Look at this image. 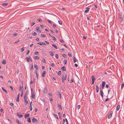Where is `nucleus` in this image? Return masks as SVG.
<instances>
[{
  "label": "nucleus",
  "mask_w": 124,
  "mask_h": 124,
  "mask_svg": "<svg viewBox=\"0 0 124 124\" xmlns=\"http://www.w3.org/2000/svg\"><path fill=\"white\" fill-rule=\"evenodd\" d=\"M47 90L46 87H45L44 89L43 92L44 93H46L47 92Z\"/></svg>",
  "instance_id": "5"
},
{
  "label": "nucleus",
  "mask_w": 124,
  "mask_h": 124,
  "mask_svg": "<svg viewBox=\"0 0 124 124\" xmlns=\"http://www.w3.org/2000/svg\"><path fill=\"white\" fill-rule=\"evenodd\" d=\"M57 93L58 95H59L60 98L61 99V95L60 92L59 91H58Z\"/></svg>",
  "instance_id": "12"
},
{
  "label": "nucleus",
  "mask_w": 124,
  "mask_h": 124,
  "mask_svg": "<svg viewBox=\"0 0 124 124\" xmlns=\"http://www.w3.org/2000/svg\"><path fill=\"white\" fill-rule=\"evenodd\" d=\"M58 22L60 24H62V22L61 21H58Z\"/></svg>",
  "instance_id": "51"
},
{
  "label": "nucleus",
  "mask_w": 124,
  "mask_h": 124,
  "mask_svg": "<svg viewBox=\"0 0 124 124\" xmlns=\"http://www.w3.org/2000/svg\"><path fill=\"white\" fill-rule=\"evenodd\" d=\"M10 105L11 106H12L14 104L13 103H10Z\"/></svg>",
  "instance_id": "62"
},
{
  "label": "nucleus",
  "mask_w": 124,
  "mask_h": 124,
  "mask_svg": "<svg viewBox=\"0 0 124 124\" xmlns=\"http://www.w3.org/2000/svg\"><path fill=\"white\" fill-rule=\"evenodd\" d=\"M8 121H9V123H10V124H12V121H11V120H10L9 119H8Z\"/></svg>",
  "instance_id": "47"
},
{
  "label": "nucleus",
  "mask_w": 124,
  "mask_h": 124,
  "mask_svg": "<svg viewBox=\"0 0 124 124\" xmlns=\"http://www.w3.org/2000/svg\"><path fill=\"white\" fill-rule=\"evenodd\" d=\"M46 74V71H44L42 73L41 76L43 77H45V75Z\"/></svg>",
  "instance_id": "6"
},
{
  "label": "nucleus",
  "mask_w": 124,
  "mask_h": 124,
  "mask_svg": "<svg viewBox=\"0 0 124 124\" xmlns=\"http://www.w3.org/2000/svg\"><path fill=\"white\" fill-rule=\"evenodd\" d=\"M85 9H86L87 10H85L84 13L85 14H87L89 12V9L90 8L88 7H87L85 8Z\"/></svg>",
  "instance_id": "3"
},
{
  "label": "nucleus",
  "mask_w": 124,
  "mask_h": 124,
  "mask_svg": "<svg viewBox=\"0 0 124 124\" xmlns=\"http://www.w3.org/2000/svg\"><path fill=\"white\" fill-rule=\"evenodd\" d=\"M2 89L3 91L5 92L7 94L8 93L7 91L3 87H2Z\"/></svg>",
  "instance_id": "24"
},
{
  "label": "nucleus",
  "mask_w": 124,
  "mask_h": 124,
  "mask_svg": "<svg viewBox=\"0 0 124 124\" xmlns=\"http://www.w3.org/2000/svg\"><path fill=\"white\" fill-rule=\"evenodd\" d=\"M80 107V105H79L78 106L77 108L78 109H79Z\"/></svg>",
  "instance_id": "63"
},
{
  "label": "nucleus",
  "mask_w": 124,
  "mask_h": 124,
  "mask_svg": "<svg viewBox=\"0 0 124 124\" xmlns=\"http://www.w3.org/2000/svg\"><path fill=\"white\" fill-rule=\"evenodd\" d=\"M52 38H53V39L55 41H56V39L54 37V36H52Z\"/></svg>",
  "instance_id": "39"
},
{
  "label": "nucleus",
  "mask_w": 124,
  "mask_h": 124,
  "mask_svg": "<svg viewBox=\"0 0 124 124\" xmlns=\"http://www.w3.org/2000/svg\"><path fill=\"white\" fill-rule=\"evenodd\" d=\"M36 30L37 31H38V30H39V27L38 26H37L36 27Z\"/></svg>",
  "instance_id": "42"
},
{
  "label": "nucleus",
  "mask_w": 124,
  "mask_h": 124,
  "mask_svg": "<svg viewBox=\"0 0 124 124\" xmlns=\"http://www.w3.org/2000/svg\"><path fill=\"white\" fill-rule=\"evenodd\" d=\"M124 83H122V84L121 86V89H123V88L124 87Z\"/></svg>",
  "instance_id": "40"
},
{
  "label": "nucleus",
  "mask_w": 124,
  "mask_h": 124,
  "mask_svg": "<svg viewBox=\"0 0 124 124\" xmlns=\"http://www.w3.org/2000/svg\"><path fill=\"white\" fill-rule=\"evenodd\" d=\"M29 59L31 61H32V60L30 56H29Z\"/></svg>",
  "instance_id": "52"
},
{
  "label": "nucleus",
  "mask_w": 124,
  "mask_h": 124,
  "mask_svg": "<svg viewBox=\"0 0 124 124\" xmlns=\"http://www.w3.org/2000/svg\"><path fill=\"white\" fill-rule=\"evenodd\" d=\"M33 35L34 36H36V33L35 32H34L33 33Z\"/></svg>",
  "instance_id": "64"
},
{
  "label": "nucleus",
  "mask_w": 124,
  "mask_h": 124,
  "mask_svg": "<svg viewBox=\"0 0 124 124\" xmlns=\"http://www.w3.org/2000/svg\"><path fill=\"white\" fill-rule=\"evenodd\" d=\"M61 73H61V71H58V74L59 75H60L61 74Z\"/></svg>",
  "instance_id": "34"
},
{
  "label": "nucleus",
  "mask_w": 124,
  "mask_h": 124,
  "mask_svg": "<svg viewBox=\"0 0 124 124\" xmlns=\"http://www.w3.org/2000/svg\"><path fill=\"white\" fill-rule=\"evenodd\" d=\"M120 108V105L119 104V105L118 104V106H117V108H116V110H117V111H118L119 109Z\"/></svg>",
  "instance_id": "21"
},
{
  "label": "nucleus",
  "mask_w": 124,
  "mask_h": 124,
  "mask_svg": "<svg viewBox=\"0 0 124 124\" xmlns=\"http://www.w3.org/2000/svg\"><path fill=\"white\" fill-rule=\"evenodd\" d=\"M47 20L48 21V22L50 24H52V22L50 20L48 19Z\"/></svg>",
  "instance_id": "50"
},
{
  "label": "nucleus",
  "mask_w": 124,
  "mask_h": 124,
  "mask_svg": "<svg viewBox=\"0 0 124 124\" xmlns=\"http://www.w3.org/2000/svg\"><path fill=\"white\" fill-rule=\"evenodd\" d=\"M2 63L3 64H5L6 63V62L5 60H3Z\"/></svg>",
  "instance_id": "23"
},
{
  "label": "nucleus",
  "mask_w": 124,
  "mask_h": 124,
  "mask_svg": "<svg viewBox=\"0 0 124 124\" xmlns=\"http://www.w3.org/2000/svg\"><path fill=\"white\" fill-rule=\"evenodd\" d=\"M37 44L40 45H45L46 44L44 42H39L37 43Z\"/></svg>",
  "instance_id": "8"
},
{
  "label": "nucleus",
  "mask_w": 124,
  "mask_h": 124,
  "mask_svg": "<svg viewBox=\"0 0 124 124\" xmlns=\"http://www.w3.org/2000/svg\"><path fill=\"white\" fill-rule=\"evenodd\" d=\"M38 21H39L40 22V23H41V22H43V21L42 19L40 18L38 19Z\"/></svg>",
  "instance_id": "32"
},
{
  "label": "nucleus",
  "mask_w": 124,
  "mask_h": 124,
  "mask_svg": "<svg viewBox=\"0 0 124 124\" xmlns=\"http://www.w3.org/2000/svg\"><path fill=\"white\" fill-rule=\"evenodd\" d=\"M24 101L25 103V105H26L28 103V101L27 100V98H24Z\"/></svg>",
  "instance_id": "7"
},
{
  "label": "nucleus",
  "mask_w": 124,
  "mask_h": 124,
  "mask_svg": "<svg viewBox=\"0 0 124 124\" xmlns=\"http://www.w3.org/2000/svg\"><path fill=\"white\" fill-rule=\"evenodd\" d=\"M62 56L64 58H66L67 57L66 55L64 54H63Z\"/></svg>",
  "instance_id": "28"
},
{
  "label": "nucleus",
  "mask_w": 124,
  "mask_h": 124,
  "mask_svg": "<svg viewBox=\"0 0 124 124\" xmlns=\"http://www.w3.org/2000/svg\"><path fill=\"white\" fill-rule=\"evenodd\" d=\"M8 4V3H3V4L2 5L4 6H7Z\"/></svg>",
  "instance_id": "33"
},
{
  "label": "nucleus",
  "mask_w": 124,
  "mask_h": 124,
  "mask_svg": "<svg viewBox=\"0 0 124 124\" xmlns=\"http://www.w3.org/2000/svg\"><path fill=\"white\" fill-rule=\"evenodd\" d=\"M49 54L52 56H53L54 55V54H53V52L52 51H49Z\"/></svg>",
  "instance_id": "11"
},
{
  "label": "nucleus",
  "mask_w": 124,
  "mask_h": 124,
  "mask_svg": "<svg viewBox=\"0 0 124 124\" xmlns=\"http://www.w3.org/2000/svg\"><path fill=\"white\" fill-rule=\"evenodd\" d=\"M120 21L121 22H122L123 21V18L122 15H120Z\"/></svg>",
  "instance_id": "10"
},
{
  "label": "nucleus",
  "mask_w": 124,
  "mask_h": 124,
  "mask_svg": "<svg viewBox=\"0 0 124 124\" xmlns=\"http://www.w3.org/2000/svg\"><path fill=\"white\" fill-rule=\"evenodd\" d=\"M19 41H20L18 39L17 40L15 41V43H17Z\"/></svg>",
  "instance_id": "57"
},
{
  "label": "nucleus",
  "mask_w": 124,
  "mask_h": 124,
  "mask_svg": "<svg viewBox=\"0 0 124 124\" xmlns=\"http://www.w3.org/2000/svg\"><path fill=\"white\" fill-rule=\"evenodd\" d=\"M105 81H103L102 82V87L100 88V89L101 90H103L104 88V87L105 86Z\"/></svg>",
  "instance_id": "2"
},
{
  "label": "nucleus",
  "mask_w": 124,
  "mask_h": 124,
  "mask_svg": "<svg viewBox=\"0 0 124 124\" xmlns=\"http://www.w3.org/2000/svg\"><path fill=\"white\" fill-rule=\"evenodd\" d=\"M52 46L55 49H57V48L56 46V45H55V44H52Z\"/></svg>",
  "instance_id": "29"
},
{
  "label": "nucleus",
  "mask_w": 124,
  "mask_h": 124,
  "mask_svg": "<svg viewBox=\"0 0 124 124\" xmlns=\"http://www.w3.org/2000/svg\"><path fill=\"white\" fill-rule=\"evenodd\" d=\"M32 94L31 95V97L33 99H35V97L34 96H35V93H31Z\"/></svg>",
  "instance_id": "15"
},
{
  "label": "nucleus",
  "mask_w": 124,
  "mask_h": 124,
  "mask_svg": "<svg viewBox=\"0 0 124 124\" xmlns=\"http://www.w3.org/2000/svg\"><path fill=\"white\" fill-rule=\"evenodd\" d=\"M30 110L31 111L32 110V106L31 105H30Z\"/></svg>",
  "instance_id": "45"
},
{
  "label": "nucleus",
  "mask_w": 124,
  "mask_h": 124,
  "mask_svg": "<svg viewBox=\"0 0 124 124\" xmlns=\"http://www.w3.org/2000/svg\"><path fill=\"white\" fill-rule=\"evenodd\" d=\"M112 115L111 114H110L109 115H108V119H110L111 117H112Z\"/></svg>",
  "instance_id": "27"
},
{
  "label": "nucleus",
  "mask_w": 124,
  "mask_h": 124,
  "mask_svg": "<svg viewBox=\"0 0 124 124\" xmlns=\"http://www.w3.org/2000/svg\"><path fill=\"white\" fill-rule=\"evenodd\" d=\"M61 69L63 71H66V68L64 66L62 67L61 68Z\"/></svg>",
  "instance_id": "9"
},
{
  "label": "nucleus",
  "mask_w": 124,
  "mask_h": 124,
  "mask_svg": "<svg viewBox=\"0 0 124 124\" xmlns=\"http://www.w3.org/2000/svg\"><path fill=\"white\" fill-rule=\"evenodd\" d=\"M30 114H26L24 115V117L25 118L29 116Z\"/></svg>",
  "instance_id": "30"
},
{
  "label": "nucleus",
  "mask_w": 124,
  "mask_h": 124,
  "mask_svg": "<svg viewBox=\"0 0 124 124\" xmlns=\"http://www.w3.org/2000/svg\"><path fill=\"white\" fill-rule=\"evenodd\" d=\"M24 47H23L21 49V52H23L24 51Z\"/></svg>",
  "instance_id": "37"
},
{
  "label": "nucleus",
  "mask_w": 124,
  "mask_h": 124,
  "mask_svg": "<svg viewBox=\"0 0 124 124\" xmlns=\"http://www.w3.org/2000/svg\"><path fill=\"white\" fill-rule=\"evenodd\" d=\"M18 116H19V117L20 118H21L23 116V115H19L18 114L17 115Z\"/></svg>",
  "instance_id": "41"
},
{
  "label": "nucleus",
  "mask_w": 124,
  "mask_h": 124,
  "mask_svg": "<svg viewBox=\"0 0 124 124\" xmlns=\"http://www.w3.org/2000/svg\"><path fill=\"white\" fill-rule=\"evenodd\" d=\"M10 88H11V90L12 91H14V89H13V87L11 86H10Z\"/></svg>",
  "instance_id": "55"
},
{
  "label": "nucleus",
  "mask_w": 124,
  "mask_h": 124,
  "mask_svg": "<svg viewBox=\"0 0 124 124\" xmlns=\"http://www.w3.org/2000/svg\"><path fill=\"white\" fill-rule=\"evenodd\" d=\"M67 75L66 74L64 75L63 74L62 75V81L63 83L67 77Z\"/></svg>",
  "instance_id": "1"
},
{
  "label": "nucleus",
  "mask_w": 124,
  "mask_h": 124,
  "mask_svg": "<svg viewBox=\"0 0 124 124\" xmlns=\"http://www.w3.org/2000/svg\"><path fill=\"white\" fill-rule=\"evenodd\" d=\"M33 68V65H31V68H30V70H32Z\"/></svg>",
  "instance_id": "44"
},
{
  "label": "nucleus",
  "mask_w": 124,
  "mask_h": 124,
  "mask_svg": "<svg viewBox=\"0 0 124 124\" xmlns=\"http://www.w3.org/2000/svg\"><path fill=\"white\" fill-rule=\"evenodd\" d=\"M35 24V22H32L31 23V26H32L33 25H34V24Z\"/></svg>",
  "instance_id": "48"
},
{
  "label": "nucleus",
  "mask_w": 124,
  "mask_h": 124,
  "mask_svg": "<svg viewBox=\"0 0 124 124\" xmlns=\"http://www.w3.org/2000/svg\"><path fill=\"white\" fill-rule=\"evenodd\" d=\"M27 121L29 123L31 122L30 117H29L28 118V119L27 120Z\"/></svg>",
  "instance_id": "31"
},
{
  "label": "nucleus",
  "mask_w": 124,
  "mask_h": 124,
  "mask_svg": "<svg viewBox=\"0 0 124 124\" xmlns=\"http://www.w3.org/2000/svg\"><path fill=\"white\" fill-rule=\"evenodd\" d=\"M53 115L55 117L57 118L58 119V117L57 115L54 113H53Z\"/></svg>",
  "instance_id": "17"
},
{
  "label": "nucleus",
  "mask_w": 124,
  "mask_h": 124,
  "mask_svg": "<svg viewBox=\"0 0 124 124\" xmlns=\"http://www.w3.org/2000/svg\"><path fill=\"white\" fill-rule=\"evenodd\" d=\"M42 61L44 63H45L46 62L44 58H43V59Z\"/></svg>",
  "instance_id": "46"
},
{
  "label": "nucleus",
  "mask_w": 124,
  "mask_h": 124,
  "mask_svg": "<svg viewBox=\"0 0 124 124\" xmlns=\"http://www.w3.org/2000/svg\"><path fill=\"white\" fill-rule=\"evenodd\" d=\"M100 95L101 97L103 98V94L104 93L103 92L102 90H101L100 91Z\"/></svg>",
  "instance_id": "4"
},
{
  "label": "nucleus",
  "mask_w": 124,
  "mask_h": 124,
  "mask_svg": "<svg viewBox=\"0 0 124 124\" xmlns=\"http://www.w3.org/2000/svg\"><path fill=\"white\" fill-rule=\"evenodd\" d=\"M17 33H14V34H13V36H17Z\"/></svg>",
  "instance_id": "59"
},
{
  "label": "nucleus",
  "mask_w": 124,
  "mask_h": 124,
  "mask_svg": "<svg viewBox=\"0 0 124 124\" xmlns=\"http://www.w3.org/2000/svg\"><path fill=\"white\" fill-rule=\"evenodd\" d=\"M55 57L57 59H58V54H55Z\"/></svg>",
  "instance_id": "58"
},
{
  "label": "nucleus",
  "mask_w": 124,
  "mask_h": 124,
  "mask_svg": "<svg viewBox=\"0 0 124 124\" xmlns=\"http://www.w3.org/2000/svg\"><path fill=\"white\" fill-rule=\"evenodd\" d=\"M16 101L17 102H18L19 101V98H17L16 99Z\"/></svg>",
  "instance_id": "54"
},
{
  "label": "nucleus",
  "mask_w": 124,
  "mask_h": 124,
  "mask_svg": "<svg viewBox=\"0 0 124 124\" xmlns=\"http://www.w3.org/2000/svg\"><path fill=\"white\" fill-rule=\"evenodd\" d=\"M16 122L18 124H21L19 120L18 119H17L16 120Z\"/></svg>",
  "instance_id": "26"
},
{
  "label": "nucleus",
  "mask_w": 124,
  "mask_h": 124,
  "mask_svg": "<svg viewBox=\"0 0 124 124\" xmlns=\"http://www.w3.org/2000/svg\"><path fill=\"white\" fill-rule=\"evenodd\" d=\"M27 98V93H25L24 95V98Z\"/></svg>",
  "instance_id": "49"
},
{
  "label": "nucleus",
  "mask_w": 124,
  "mask_h": 124,
  "mask_svg": "<svg viewBox=\"0 0 124 124\" xmlns=\"http://www.w3.org/2000/svg\"><path fill=\"white\" fill-rule=\"evenodd\" d=\"M30 52V51L29 50H27V53H26V54H28L29 53V52Z\"/></svg>",
  "instance_id": "60"
},
{
  "label": "nucleus",
  "mask_w": 124,
  "mask_h": 124,
  "mask_svg": "<svg viewBox=\"0 0 124 124\" xmlns=\"http://www.w3.org/2000/svg\"><path fill=\"white\" fill-rule=\"evenodd\" d=\"M65 121H66V124H69L68 123V121L67 119V118H65Z\"/></svg>",
  "instance_id": "53"
},
{
  "label": "nucleus",
  "mask_w": 124,
  "mask_h": 124,
  "mask_svg": "<svg viewBox=\"0 0 124 124\" xmlns=\"http://www.w3.org/2000/svg\"><path fill=\"white\" fill-rule=\"evenodd\" d=\"M25 59L28 62H29L30 61L29 60V57H26L25 58Z\"/></svg>",
  "instance_id": "35"
},
{
  "label": "nucleus",
  "mask_w": 124,
  "mask_h": 124,
  "mask_svg": "<svg viewBox=\"0 0 124 124\" xmlns=\"http://www.w3.org/2000/svg\"><path fill=\"white\" fill-rule=\"evenodd\" d=\"M34 68H35L37 70H38V69H39L38 67V66L37 65L34 64Z\"/></svg>",
  "instance_id": "13"
},
{
  "label": "nucleus",
  "mask_w": 124,
  "mask_h": 124,
  "mask_svg": "<svg viewBox=\"0 0 124 124\" xmlns=\"http://www.w3.org/2000/svg\"><path fill=\"white\" fill-rule=\"evenodd\" d=\"M37 121V119L34 118H33L32 119V121L33 123H34L36 121Z\"/></svg>",
  "instance_id": "14"
},
{
  "label": "nucleus",
  "mask_w": 124,
  "mask_h": 124,
  "mask_svg": "<svg viewBox=\"0 0 124 124\" xmlns=\"http://www.w3.org/2000/svg\"><path fill=\"white\" fill-rule=\"evenodd\" d=\"M39 57L38 56H35L34 57V58L35 60H38L39 59Z\"/></svg>",
  "instance_id": "25"
},
{
  "label": "nucleus",
  "mask_w": 124,
  "mask_h": 124,
  "mask_svg": "<svg viewBox=\"0 0 124 124\" xmlns=\"http://www.w3.org/2000/svg\"><path fill=\"white\" fill-rule=\"evenodd\" d=\"M96 92L97 93L99 92V87L97 85H96Z\"/></svg>",
  "instance_id": "16"
},
{
  "label": "nucleus",
  "mask_w": 124,
  "mask_h": 124,
  "mask_svg": "<svg viewBox=\"0 0 124 124\" xmlns=\"http://www.w3.org/2000/svg\"><path fill=\"white\" fill-rule=\"evenodd\" d=\"M73 62L74 63L76 61L77 59L75 57H73Z\"/></svg>",
  "instance_id": "22"
},
{
  "label": "nucleus",
  "mask_w": 124,
  "mask_h": 124,
  "mask_svg": "<svg viewBox=\"0 0 124 124\" xmlns=\"http://www.w3.org/2000/svg\"><path fill=\"white\" fill-rule=\"evenodd\" d=\"M22 92L21 93V97H22L23 96V86H22Z\"/></svg>",
  "instance_id": "18"
},
{
  "label": "nucleus",
  "mask_w": 124,
  "mask_h": 124,
  "mask_svg": "<svg viewBox=\"0 0 124 124\" xmlns=\"http://www.w3.org/2000/svg\"><path fill=\"white\" fill-rule=\"evenodd\" d=\"M50 65L51 66L53 67H54V63H51L50 64Z\"/></svg>",
  "instance_id": "38"
},
{
  "label": "nucleus",
  "mask_w": 124,
  "mask_h": 124,
  "mask_svg": "<svg viewBox=\"0 0 124 124\" xmlns=\"http://www.w3.org/2000/svg\"><path fill=\"white\" fill-rule=\"evenodd\" d=\"M60 41L61 43H63L64 41L62 39L60 40Z\"/></svg>",
  "instance_id": "56"
},
{
  "label": "nucleus",
  "mask_w": 124,
  "mask_h": 124,
  "mask_svg": "<svg viewBox=\"0 0 124 124\" xmlns=\"http://www.w3.org/2000/svg\"><path fill=\"white\" fill-rule=\"evenodd\" d=\"M57 106L58 108L61 110H62V108L59 104H58Z\"/></svg>",
  "instance_id": "20"
},
{
  "label": "nucleus",
  "mask_w": 124,
  "mask_h": 124,
  "mask_svg": "<svg viewBox=\"0 0 124 124\" xmlns=\"http://www.w3.org/2000/svg\"><path fill=\"white\" fill-rule=\"evenodd\" d=\"M41 37H44L46 36L45 34H41Z\"/></svg>",
  "instance_id": "43"
},
{
  "label": "nucleus",
  "mask_w": 124,
  "mask_h": 124,
  "mask_svg": "<svg viewBox=\"0 0 124 124\" xmlns=\"http://www.w3.org/2000/svg\"><path fill=\"white\" fill-rule=\"evenodd\" d=\"M39 52L38 51H36L35 52V54L36 55H37L38 54Z\"/></svg>",
  "instance_id": "61"
},
{
  "label": "nucleus",
  "mask_w": 124,
  "mask_h": 124,
  "mask_svg": "<svg viewBox=\"0 0 124 124\" xmlns=\"http://www.w3.org/2000/svg\"><path fill=\"white\" fill-rule=\"evenodd\" d=\"M64 64H66L67 63V60L65 59H64Z\"/></svg>",
  "instance_id": "36"
},
{
  "label": "nucleus",
  "mask_w": 124,
  "mask_h": 124,
  "mask_svg": "<svg viewBox=\"0 0 124 124\" xmlns=\"http://www.w3.org/2000/svg\"><path fill=\"white\" fill-rule=\"evenodd\" d=\"M92 78V81H94L95 80V78L94 77L93 75H92L91 76Z\"/></svg>",
  "instance_id": "19"
}]
</instances>
